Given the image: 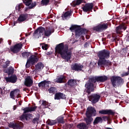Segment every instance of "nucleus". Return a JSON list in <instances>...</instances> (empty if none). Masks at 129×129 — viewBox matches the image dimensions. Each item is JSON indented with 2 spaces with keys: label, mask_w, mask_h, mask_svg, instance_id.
I'll return each mask as SVG.
<instances>
[{
  "label": "nucleus",
  "mask_w": 129,
  "mask_h": 129,
  "mask_svg": "<svg viewBox=\"0 0 129 129\" xmlns=\"http://www.w3.org/2000/svg\"><path fill=\"white\" fill-rule=\"evenodd\" d=\"M125 75L127 76V75H128V73H126Z\"/></svg>",
  "instance_id": "09e8293b"
},
{
  "label": "nucleus",
  "mask_w": 129,
  "mask_h": 129,
  "mask_svg": "<svg viewBox=\"0 0 129 129\" xmlns=\"http://www.w3.org/2000/svg\"><path fill=\"white\" fill-rule=\"evenodd\" d=\"M24 3L25 4L26 6H30L29 7V9H33L34 7H36V3L34 2L33 3H32V0H27L24 2ZM31 4H32L31 5Z\"/></svg>",
  "instance_id": "a211bd4d"
},
{
  "label": "nucleus",
  "mask_w": 129,
  "mask_h": 129,
  "mask_svg": "<svg viewBox=\"0 0 129 129\" xmlns=\"http://www.w3.org/2000/svg\"><path fill=\"white\" fill-rule=\"evenodd\" d=\"M45 33V28L43 27L38 28L34 33L35 38H39L41 36H43Z\"/></svg>",
  "instance_id": "0eeeda50"
},
{
  "label": "nucleus",
  "mask_w": 129,
  "mask_h": 129,
  "mask_svg": "<svg viewBox=\"0 0 129 129\" xmlns=\"http://www.w3.org/2000/svg\"><path fill=\"white\" fill-rule=\"evenodd\" d=\"M4 72L8 73V74H12V73H14V68L13 67H10L8 71L5 70Z\"/></svg>",
  "instance_id": "2f4dec72"
},
{
  "label": "nucleus",
  "mask_w": 129,
  "mask_h": 129,
  "mask_svg": "<svg viewBox=\"0 0 129 129\" xmlns=\"http://www.w3.org/2000/svg\"><path fill=\"white\" fill-rule=\"evenodd\" d=\"M96 113V110H95V109H94V108L92 107H90L88 108L86 112L87 118L85 119L86 122H87V124H90L91 121L93 120V118H91V116H95Z\"/></svg>",
  "instance_id": "7ed1b4c3"
},
{
  "label": "nucleus",
  "mask_w": 129,
  "mask_h": 129,
  "mask_svg": "<svg viewBox=\"0 0 129 129\" xmlns=\"http://www.w3.org/2000/svg\"><path fill=\"white\" fill-rule=\"evenodd\" d=\"M38 56L37 55H32L30 56V57L28 59L26 67L28 68V67H30L31 66V64L33 65V64H35V63L38 62Z\"/></svg>",
  "instance_id": "39448f33"
},
{
  "label": "nucleus",
  "mask_w": 129,
  "mask_h": 129,
  "mask_svg": "<svg viewBox=\"0 0 129 129\" xmlns=\"http://www.w3.org/2000/svg\"><path fill=\"white\" fill-rule=\"evenodd\" d=\"M62 98L63 99L64 98H66L65 97V95L61 93H58L55 94L54 99H61Z\"/></svg>",
  "instance_id": "393cba45"
},
{
  "label": "nucleus",
  "mask_w": 129,
  "mask_h": 129,
  "mask_svg": "<svg viewBox=\"0 0 129 129\" xmlns=\"http://www.w3.org/2000/svg\"><path fill=\"white\" fill-rule=\"evenodd\" d=\"M21 119H26V120H29L32 118V114H27L22 115L21 117Z\"/></svg>",
  "instance_id": "a878e982"
},
{
  "label": "nucleus",
  "mask_w": 129,
  "mask_h": 129,
  "mask_svg": "<svg viewBox=\"0 0 129 129\" xmlns=\"http://www.w3.org/2000/svg\"><path fill=\"white\" fill-rule=\"evenodd\" d=\"M48 105H49V103H48V102L45 100L42 101L41 106H43V107H48Z\"/></svg>",
  "instance_id": "72a5a7b5"
},
{
  "label": "nucleus",
  "mask_w": 129,
  "mask_h": 129,
  "mask_svg": "<svg viewBox=\"0 0 129 129\" xmlns=\"http://www.w3.org/2000/svg\"><path fill=\"white\" fill-rule=\"evenodd\" d=\"M55 90L56 89L54 87H51L48 90V91H49V93H54Z\"/></svg>",
  "instance_id": "e433bc0d"
},
{
  "label": "nucleus",
  "mask_w": 129,
  "mask_h": 129,
  "mask_svg": "<svg viewBox=\"0 0 129 129\" xmlns=\"http://www.w3.org/2000/svg\"><path fill=\"white\" fill-rule=\"evenodd\" d=\"M82 3V0H76L73 2V4L76 6H78V5H80Z\"/></svg>",
  "instance_id": "c9c22d12"
},
{
  "label": "nucleus",
  "mask_w": 129,
  "mask_h": 129,
  "mask_svg": "<svg viewBox=\"0 0 129 129\" xmlns=\"http://www.w3.org/2000/svg\"><path fill=\"white\" fill-rule=\"evenodd\" d=\"M23 57H28V52H23L22 53Z\"/></svg>",
  "instance_id": "79ce46f5"
},
{
  "label": "nucleus",
  "mask_w": 129,
  "mask_h": 129,
  "mask_svg": "<svg viewBox=\"0 0 129 129\" xmlns=\"http://www.w3.org/2000/svg\"><path fill=\"white\" fill-rule=\"evenodd\" d=\"M37 109V107H28L24 109V113L31 112V111H35Z\"/></svg>",
  "instance_id": "5701e85b"
},
{
  "label": "nucleus",
  "mask_w": 129,
  "mask_h": 129,
  "mask_svg": "<svg viewBox=\"0 0 129 129\" xmlns=\"http://www.w3.org/2000/svg\"><path fill=\"white\" fill-rule=\"evenodd\" d=\"M56 120H52L49 122V125H54V124H56Z\"/></svg>",
  "instance_id": "ea45409f"
},
{
  "label": "nucleus",
  "mask_w": 129,
  "mask_h": 129,
  "mask_svg": "<svg viewBox=\"0 0 129 129\" xmlns=\"http://www.w3.org/2000/svg\"><path fill=\"white\" fill-rule=\"evenodd\" d=\"M10 95V97L13 98V99H15V97H17V98L21 97V95H20V90L17 89L11 91Z\"/></svg>",
  "instance_id": "9d476101"
},
{
  "label": "nucleus",
  "mask_w": 129,
  "mask_h": 129,
  "mask_svg": "<svg viewBox=\"0 0 129 129\" xmlns=\"http://www.w3.org/2000/svg\"><path fill=\"white\" fill-rule=\"evenodd\" d=\"M121 78L119 77H112L111 78V82L114 87H118L121 83Z\"/></svg>",
  "instance_id": "423d86ee"
},
{
  "label": "nucleus",
  "mask_w": 129,
  "mask_h": 129,
  "mask_svg": "<svg viewBox=\"0 0 129 129\" xmlns=\"http://www.w3.org/2000/svg\"><path fill=\"white\" fill-rule=\"evenodd\" d=\"M16 108H17V107L16 106H14V110H15V109H16Z\"/></svg>",
  "instance_id": "49530a36"
},
{
  "label": "nucleus",
  "mask_w": 129,
  "mask_h": 129,
  "mask_svg": "<svg viewBox=\"0 0 129 129\" xmlns=\"http://www.w3.org/2000/svg\"><path fill=\"white\" fill-rule=\"evenodd\" d=\"M72 68L73 70H75V71H81L83 66L79 64H75L74 66H72Z\"/></svg>",
  "instance_id": "f3484780"
},
{
  "label": "nucleus",
  "mask_w": 129,
  "mask_h": 129,
  "mask_svg": "<svg viewBox=\"0 0 129 129\" xmlns=\"http://www.w3.org/2000/svg\"><path fill=\"white\" fill-rule=\"evenodd\" d=\"M33 84V80L32 79V78L30 76H28L25 79V85L26 86H27V87H31Z\"/></svg>",
  "instance_id": "2eb2a0df"
},
{
  "label": "nucleus",
  "mask_w": 129,
  "mask_h": 129,
  "mask_svg": "<svg viewBox=\"0 0 129 129\" xmlns=\"http://www.w3.org/2000/svg\"><path fill=\"white\" fill-rule=\"evenodd\" d=\"M89 45V43H86L85 44V47H87V45Z\"/></svg>",
  "instance_id": "37998d69"
},
{
  "label": "nucleus",
  "mask_w": 129,
  "mask_h": 129,
  "mask_svg": "<svg viewBox=\"0 0 129 129\" xmlns=\"http://www.w3.org/2000/svg\"><path fill=\"white\" fill-rule=\"evenodd\" d=\"M27 20H28L27 14H22L18 19L19 22H25V21H27Z\"/></svg>",
  "instance_id": "412c9836"
},
{
  "label": "nucleus",
  "mask_w": 129,
  "mask_h": 129,
  "mask_svg": "<svg viewBox=\"0 0 129 129\" xmlns=\"http://www.w3.org/2000/svg\"><path fill=\"white\" fill-rule=\"evenodd\" d=\"M70 30H71L72 32H73V31H75L76 36L77 37H79L80 36L82 37V36L84 35V31L81 29L80 26H78L77 25H73L70 28Z\"/></svg>",
  "instance_id": "20e7f679"
},
{
  "label": "nucleus",
  "mask_w": 129,
  "mask_h": 129,
  "mask_svg": "<svg viewBox=\"0 0 129 129\" xmlns=\"http://www.w3.org/2000/svg\"><path fill=\"white\" fill-rule=\"evenodd\" d=\"M100 98V96L97 94H93L89 97L90 101H91L92 103H96Z\"/></svg>",
  "instance_id": "1a4fd4ad"
},
{
  "label": "nucleus",
  "mask_w": 129,
  "mask_h": 129,
  "mask_svg": "<svg viewBox=\"0 0 129 129\" xmlns=\"http://www.w3.org/2000/svg\"><path fill=\"white\" fill-rule=\"evenodd\" d=\"M68 85L70 86H74V85H76L77 83H76V80H70L68 82Z\"/></svg>",
  "instance_id": "c85d7f7f"
},
{
  "label": "nucleus",
  "mask_w": 129,
  "mask_h": 129,
  "mask_svg": "<svg viewBox=\"0 0 129 129\" xmlns=\"http://www.w3.org/2000/svg\"><path fill=\"white\" fill-rule=\"evenodd\" d=\"M10 65V61H7L3 66V68H7Z\"/></svg>",
  "instance_id": "4c0bfd02"
},
{
  "label": "nucleus",
  "mask_w": 129,
  "mask_h": 129,
  "mask_svg": "<svg viewBox=\"0 0 129 129\" xmlns=\"http://www.w3.org/2000/svg\"><path fill=\"white\" fill-rule=\"evenodd\" d=\"M56 51L63 59L70 60L71 58V51L68 50V46L64 47L63 43H60L57 46Z\"/></svg>",
  "instance_id": "f03ea898"
},
{
  "label": "nucleus",
  "mask_w": 129,
  "mask_h": 129,
  "mask_svg": "<svg viewBox=\"0 0 129 129\" xmlns=\"http://www.w3.org/2000/svg\"><path fill=\"white\" fill-rule=\"evenodd\" d=\"M57 120L58 122H60V123H63L64 122V121H63V117H58Z\"/></svg>",
  "instance_id": "58836bf2"
},
{
  "label": "nucleus",
  "mask_w": 129,
  "mask_h": 129,
  "mask_svg": "<svg viewBox=\"0 0 129 129\" xmlns=\"http://www.w3.org/2000/svg\"><path fill=\"white\" fill-rule=\"evenodd\" d=\"M7 82H11L12 83H15L17 82L18 78L16 75H12L11 77L5 78Z\"/></svg>",
  "instance_id": "dca6fc26"
},
{
  "label": "nucleus",
  "mask_w": 129,
  "mask_h": 129,
  "mask_svg": "<svg viewBox=\"0 0 129 129\" xmlns=\"http://www.w3.org/2000/svg\"><path fill=\"white\" fill-rule=\"evenodd\" d=\"M43 68L44 64L42 62H39L35 66V71L36 72H39V71H41Z\"/></svg>",
  "instance_id": "aec40b11"
},
{
  "label": "nucleus",
  "mask_w": 129,
  "mask_h": 129,
  "mask_svg": "<svg viewBox=\"0 0 129 129\" xmlns=\"http://www.w3.org/2000/svg\"><path fill=\"white\" fill-rule=\"evenodd\" d=\"M46 83H48V82L46 81H42L38 84V86L39 87H44L45 86Z\"/></svg>",
  "instance_id": "473e14b6"
},
{
  "label": "nucleus",
  "mask_w": 129,
  "mask_h": 129,
  "mask_svg": "<svg viewBox=\"0 0 129 129\" xmlns=\"http://www.w3.org/2000/svg\"><path fill=\"white\" fill-rule=\"evenodd\" d=\"M85 87L87 89L88 93H90L92 91L94 90L93 88V84L90 83V81L88 82V83L86 84Z\"/></svg>",
  "instance_id": "4468645a"
},
{
  "label": "nucleus",
  "mask_w": 129,
  "mask_h": 129,
  "mask_svg": "<svg viewBox=\"0 0 129 129\" xmlns=\"http://www.w3.org/2000/svg\"><path fill=\"white\" fill-rule=\"evenodd\" d=\"M42 48L43 50H47L48 49V45L44 44L42 45Z\"/></svg>",
  "instance_id": "a19ab883"
},
{
  "label": "nucleus",
  "mask_w": 129,
  "mask_h": 129,
  "mask_svg": "<svg viewBox=\"0 0 129 129\" xmlns=\"http://www.w3.org/2000/svg\"><path fill=\"white\" fill-rule=\"evenodd\" d=\"M52 33H54V28H51L48 29H46L44 31V36L46 37H49V36L51 35Z\"/></svg>",
  "instance_id": "6ab92c4d"
},
{
  "label": "nucleus",
  "mask_w": 129,
  "mask_h": 129,
  "mask_svg": "<svg viewBox=\"0 0 129 129\" xmlns=\"http://www.w3.org/2000/svg\"><path fill=\"white\" fill-rule=\"evenodd\" d=\"M36 120H37V119H34L33 122H35V121H36Z\"/></svg>",
  "instance_id": "de8ad7c7"
},
{
  "label": "nucleus",
  "mask_w": 129,
  "mask_h": 129,
  "mask_svg": "<svg viewBox=\"0 0 129 129\" xmlns=\"http://www.w3.org/2000/svg\"><path fill=\"white\" fill-rule=\"evenodd\" d=\"M20 5H19L18 6H17V7H16V9H17L18 10H20Z\"/></svg>",
  "instance_id": "c03bdc74"
},
{
  "label": "nucleus",
  "mask_w": 129,
  "mask_h": 129,
  "mask_svg": "<svg viewBox=\"0 0 129 129\" xmlns=\"http://www.w3.org/2000/svg\"><path fill=\"white\" fill-rule=\"evenodd\" d=\"M70 15H71V12L68 11L64 14V15L62 16V20H67L69 17H70Z\"/></svg>",
  "instance_id": "cd10ccee"
},
{
  "label": "nucleus",
  "mask_w": 129,
  "mask_h": 129,
  "mask_svg": "<svg viewBox=\"0 0 129 129\" xmlns=\"http://www.w3.org/2000/svg\"><path fill=\"white\" fill-rule=\"evenodd\" d=\"M78 128L84 129L86 127V124L84 123H80L77 125Z\"/></svg>",
  "instance_id": "c756f323"
},
{
  "label": "nucleus",
  "mask_w": 129,
  "mask_h": 129,
  "mask_svg": "<svg viewBox=\"0 0 129 129\" xmlns=\"http://www.w3.org/2000/svg\"><path fill=\"white\" fill-rule=\"evenodd\" d=\"M123 119L124 121H126V118H125V117L123 118Z\"/></svg>",
  "instance_id": "a18cd8bd"
},
{
  "label": "nucleus",
  "mask_w": 129,
  "mask_h": 129,
  "mask_svg": "<svg viewBox=\"0 0 129 129\" xmlns=\"http://www.w3.org/2000/svg\"><path fill=\"white\" fill-rule=\"evenodd\" d=\"M101 114H113V112L111 110H102L99 111Z\"/></svg>",
  "instance_id": "4be33fe9"
},
{
  "label": "nucleus",
  "mask_w": 129,
  "mask_h": 129,
  "mask_svg": "<svg viewBox=\"0 0 129 129\" xmlns=\"http://www.w3.org/2000/svg\"><path fill=\"white\" fill-rule=\"evenodd\" d=\"M93 8V4H86L85 6L83 7V11H84L85 13H87V12H90Z\"/></svg>",
  "instance_id": "ddd939ff"
},
{
  "label": "nucleus",
  "mask_w": 129,
  "mask_h": 129,
  "mask_svg": "<svg viewBox=\"0 0 129 129\" xmlns=\"http://www.w3.org/2000/svg\"><path fill=\"white\" fill-rule=\"evenodd\" d=\"M49 4V0H42L41 1V4L43 5V6H47Z\"/></svg>",
  "instance_id": "f704fd0d"
},
{
  "label": "nucleus",
  "mask_w": 129,
  "mask_h": 129,
  "mask_svg": "<svg viewBox=\"0 0 129 129\" xmlns=\"http://www.w3.org/2000/svg\"><path fill=\"white\" fill-rule=\"evenodd\" d=\"M125 29H126V27H125V25L124 24H122L117 27L116 28V31L118 34H119V33H120L121 30H125Z\"/></svg>",
  "instance_id": "bb28decb"
},
{
  "label": "nucleus",
  "mask_w": 129,
  "mask_h": 129,
  "mask_svg": "<svg viewBox=\"0 0 129 129\" xmlns=\"http://www.w3.org/2000/svg\"><path fill=\"white\" fill-rule=\"evenodd\" d=\"M64 79H65V77L61 76L54 79V81L57 83H63V82H64Z\"/></svg>",
  "instance_id": "b1692460"
},
{
  "label": "nucleus",
  "mask_w": 129,
  "mask_h": 129,
  "mask_svg": "<svg viewBox=\"0 0 129 129\" xmlns=\"http://www.w3.org/2000/svg\"><path fill=\"white\" fill-rule=\"evenodd\" d=\"M22 47H23L22 44H17L14 46L11 47V50L13 52V53H18V52H20L21 49H22Z\"/></svg>",
  "instance_id": "9b49d317"
},
{
  "label": "nucleus",
  "mask_w": 129,
  "mask_h": 129,
  "mask_svg": "<svg viewBox=\"0 0 129 129\" xmlns=\"http://www.w3.org/2000/svg\"><path fill=\"white\" fill-rule=\"evenodd\" d=\"M102 121V118L101 117H97L94 120V123L97 124L99 122H101Z\"/></svg>",
  "instance_id": "7c9ffc66"
},
{
  "label": "nucleus",
  "mask_w": 129,
  "mask_h": 129,
  "mask_svg": "<svg viewBox=\"0 0 129 129\" xmlns=\"http://www.w3.org/2000/svg\"><path fill=\"white\" fill-rule=\"evenodd\" d=\"M107 28V24H99L97 26L94 27V30L99 32L100 31H103Z\"/></svg>",
  "instance_id": "f8f14e48"
},
{
  "label": "nucleus",
  "mask_w": 129,
  "mask_h": 129,
  "mask_svg": "<svg viewBox=\"0 0 129 129\" xmlns=\"http://www.w3.org/2000/svg\"><path fill=\"white\" fill-rule=\"evenodd\" d=\"M19 105H22V104H21V103H19Z\"/></svg>",
  "instance_id": "8fccbe9b"
},
{
  "label": "nucleus",
  "mask_w": 129,
  "mask_h": 129,
  "mask_svg": "<svg viewBox=\"0 0 129 129\" xmlns=\"http://www.w3.org/2000/svg\"><path fill=\"white\" fill-rule=\"evenodd\" d=\"M107 80V77L105 76L100 77H94L92 78V82H104Z\"/></svg>",
  "instance_id": "6e6552de"
},
{
  "label": "nucleus",
  "mask_w": 129,
  "mask_h": 129,
  "mask_svg": "<svg viewBox=\"0 0 129 129\" xmlns=\"http://www.w3.org/2000/svg\"><path fill=\"white\" fill-rule=\"evenodd\" d=\"M110 54L109 51L106 50H101L98 53V56L100 59L98 62L99 66H109L110 65V61L105 60L108 59Z\"/></svg>",
  "instance_id": "f257e3e1"
}]
</instances>
